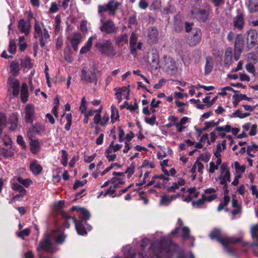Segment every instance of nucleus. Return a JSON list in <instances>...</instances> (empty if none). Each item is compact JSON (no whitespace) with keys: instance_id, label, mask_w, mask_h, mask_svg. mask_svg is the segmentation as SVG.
I'll use <instances>...</instances> for the list:
<instances>
[{"instance_id":"obj_23","label":"nucleus","mask_w":258,"mask_h":258,"mask_svg":"<svg viewBox=\"0 0 258 258\" xmlns=\"http://www.w3.org/2000/svg\"><path fill=\"white\" fill-rule=\"evenodd\" d=\"M29 92L28 86L26 83H23L21 90V99L22 103H26L28 101Z\"/></svg>"},{"instance_id":"obj_27","label":"nucleus","mask_w":258,"mask_h":258,"mask_svg":"<svg viewBox=\"0 0 258 258\" xmlns=\"http://www.w3.org/2000/svg\"><path fill=\"white\" fill-rule=\"evenodd\" d=\"M29 145L30 147L31 152L33 154H37L40 151V146L38 140H31Z\"/></svg>"},{"instance_id":"obj_48","label":"nucleus","mask_w":258,"mask_h":258,"mask_svg":"<svg viewBox=\"0 0 258 258\" xmlns=\"http://www.w3.org/2000/svg\"><path fill=\"white\" fill-rule=\"evenodd\" d=\"M138 41V36L136 33L133 32L130 38V45H136Z\"/></svg>"},{"instance_id":"obj_24","label":"nucleus","mask_w":258,"mask_h":258,"mask_svg":"<svg viewBox=\"0 0 258 258\" xmlns=\"http://www.w3.org/2000/svg\"><path fill=\"white\" fill-rule=\"evenodd\" d=\"M93 39H96V36H91L88 38L86 45L82 47L80 49V54H86L91 50V48L92 46Z\"/></svg>"},{"instance_id":"obj_12","label":"nucleus","mask_w":258,"mask_h":258,"mask_svg":"<svg viewBox=\"0 0 258 258\" xmlns=\"http://www.w3.org/2000/svg\"><path fill=\"white\" fill-rule=\"evenodd\" d=\"M35 110L33 105L28 104L25 107V121L27 123H32L34 120Z\"/></svg>"},{"instance_id":"obj_49","label":"nucleus","mask_w":258,"mask_h":258,"mask_svg":"<svg viewBox=\"0 0 258 258\" xmlns=\"http://www.w3.org/2000/svg\"><path fill=\"white\" fill-rule=\"evenodd\" d=\"M22 66L25 68L31 69L33 67V64L31 62V59L29 57L27 56L23 61Z\"/></svg>"},{"instance_id":"obj_30","label":"nucleus","mask_w":258,"mask_h":258,"mask_svg":"<svg viewBox=\"0 0 258 258\" xmlns=\"http://www.w3.org/2000/svg\"><path fill=\"white\" fill-rule=\"evenodd\" d=\"M209 237L212 240L218 241L222 237L221 231L218 228H214L209 234Z\"/></svg>"},{"instance_id":"obj_7","label":"nucleus","mask_w":258,"mask_h":258,"mask_svg":"<svg viewBox=\"0 0 258 258\" xmlns=\"http://www.w3.org/2000/svg\"><path fill=\"white\" fill-rule=\"evenodd\" d=\"M211 7L208 3H204L200 8H196L191 13L200 22L205 23L209 19Z\"/></svg>"},{"instance_id":"obj_57","label":"nucleus","mask_w":258,"mask_h":258,"mask_svg":"<svg viewBox=\"0 0 258 258\" xmlns=\"http://www.w3.org/2000/svg\"><path fill=\"white\" fill-rule=\"evenodd\" d=\"M17 143L22 146L23 148H26V145L25 142L23 139V138L21 135H19L17 138Z\"/></svg>"},{"instance_id":"obj_8","label":"nucleus","mask_w":258,"mask_h":258,"mask_svg":"<svg viewBox=\"0 0 258 258\" xmlns=\"http://www.w3.org/2000/svg\"><path fill=\"white\" fill-rule=\"evenodd\" d=\"M99 29L105 34H116L118 31V28L111 19L102 22V25Z\"/></svg>"},{"instance_id":"obj_19","label":"nucleus","mask_w":258,"mask_h":258,"mask_svg":"<svg viewBox=\"0 0 258 258\" xmlns=\"http://www.w3.org/2000/svg\"><path fill=\"white\" fill-rule=\"evenodd\" d=\"M82 39V35L81 33H75L70 39L71 45L74 50L77 51L78 49V45L81 43Z\"/></svg>"},{"instance_id":"obj_39","label":"nucleus","mask_w":258,"mask_h":258,"mask_svg":"<svg viewBox=\"0 0 258 258\" xmlns=\"http://www.w3.org/2000/svg\"><path fill=\"white\" fill-rule=\"evenodd\" d=\"M17 47L14 40L11 39L9 44L8 51L10 53L15 54L16 52Z\"/></svg>"},{"instance_id":"obj_53","label":"nucleus","mask_w":258,"mask_h":258,"mask_svg":"<svg viewBox=\"0 0 258 258\" xmlns=\"http://www.w3.org/2000/svg\"><path fill=\"white\" fill-rule=\"evenodd\" d=\"M30 233V230L29 228H25L18 233V236L24 239V236H28Z\"/></svg>"},{"instance_id":"obj_59","label":"nucleus","mask_w":258,"mask_h":258,"mask_svg":"<svg viewBox=\"0 0 258 258\" xmlns=\"http://www.w3.org/2000/svg\"><path fill=\"white\" fill-rule=\"evenodd\" d=\"M194 24L193 22H185V30L186 33H189L191 31Z\"/></svg>"},{"instance_id":"obj_36","label":"nucleus","mask_w":258,"mask_h":258,"mask_svg":"<svg viewBox=\"0 0 258 258\" xmlns=\"http://www.w3.org/2000/svg\"><path fill=\"white\" fill-rule=\"evenodd\" d=\"M219 178L221 180L220 181L221 184H225V183H227V181H230V172L229 171V168H228L225 171L224 175L223 177H220Z\"/></svg>"},{"instance_id":"obj_46","label":"nucleus","mask_w":258,"mask_h":258,"mask_svg":"<svg viewBox=\"0 0 258 258\" xmlns=\"http://www.w3.org/2000/svg\"><path fill=\"white\" fill-rule=\"evenodd\" d=\"M231 125L229 124L226 125L224 127L223 126H217L215 128V130L219 132H221L223 131H225L227 133H229L231 131Z\"/></svg>"},{"instance_id":"obj_38","label":"nucleus","mask_w":258,"mask_h":258,"mask_svg":"<svg viewBox=\"0 0 258 258\" xmlns=\"http://www.w3.org/2000/svg\"><path fill=\"white\" fill-rule=\"evenodd\" d=\"M111 183L114 184L113 187L114 189L117 188L119 185L124 184L125 181H121V179L118 177H113L111 179Z\"/></svg>"},{"instance_id":"obj_40","label":"nucleus","mask_w":258,"mask_h":258,"mask_svg":"<svg viewBox=\"0 0 258 258\" xmlns=\"http://www.w3.org/2000/svg\"><path fill=\"white\" fill-rule=\"evenodd\" d=\"M62 155L61 157V163L64 166H67L69 154L65 150H61Z\"/></svg>"},{"instance_id":"obj_28","label":"nucleus","mask_w":258,"mask_h":258,"mask_svg":"<svg viewBox=\"0 0 258 258\" xmlns=\"http://www.w3.org/2000/svg\"><path fill=\"white\" fill-rule=\"evenodd\" d=\"M11 188L13 190L22 194V196H25L26 195L27 190L23 187L22 185L18 182H14L12 183L11 184Z\"/></svg>"},{"instance_id":"obj_43","label":"nucleus","mask_w":258,"mask_h":258,"mask_svg":"<svg viewBox=\"0 0 258 258\" xmlns=\"http://www.w3.org/2000/svg\"><path fill=\"white\" fill-rule=\"evenodd\" d=\"M66 237L67 236L62 232L56 237L55 241L58 244H62L64 242Z\"/></svg>"},{"instance_id":"obj_45","label":"nucleus","mask_w":258,"mask_h":258,"mask_svg":"<svg viewBox=\"0 0 258 258\" xmlns=\"http://www.w3.org/2000/svg\"><path fill=\"white\" fill-rule=\"evenodd\" d=\"M135 165L132 163L131 166L128 167L125 171L124 174L127 173V177L130 178L135 172Z\"/></svg>"},{"instance_id":"obj_54","label":"nucleus","mask_w":258,"mask_h":258,"mask_svg":"<svg viewBox=\"0 0 258 258\" xmlns=\"http://www.w3.org/2000/svg\"><path fill=\"white\" fill-rule=\"evenodd\" d=\"M246 71L251 74H254L255 73V69L254 65L251 63H247L245 66Z\"/></svg>"},{"instance_id":"obj_62","label":"nucleus","mask_w":258,"mask_h":258,"mask_svg":"<svg viewBox=\"0 0 258 258\" xmlns=\"http://www.w3.org/2000/svg\"><path fill=\"white\" fill-rule=\"evenodd\" d=\"M246 97V94H237L233 95L232 98H236L237 99L239 100V102L242 100H245Z\"/></svg>"},{"instance_id":"obj_35","label":"nucleus","mask_w":258,"mask_h":258,"mask_svg":"<svg viewBox=\"0 0 258 258\" xmlns=\"http://www.w3.org/2000/svg\"><path fill=\"white\" fill-rule=\"evenodd\" d=\"M64 115L66 116V118L67 121V122L64 126V129L66 131H69L71 130V127L72 124V115L71 113H63V114L61 115V119H62Z\"/></svg>"},{"instance_id":"obj_50","label":"nucleus","mask_w":258,"mask_h":258,"mask_svg":"<svg viewBox=\"0 0 258 258\" xmlns=\"http://www.w3.org/2000/svg\"><path fill=\"white\" fill-rule=\"evenodd\" d=\"M217 242L220 243L225 247H227L230 243V238L229 237L223 238L221 237Z\"/></svg>"},{"instance_id":"obj_17","label":"nucleus","mask_w":258,"mask_h":258,"mask_svg":"<svg viewBox=\"0 0 258 258\" xmlns=\"http://www.w3.org/2000/svg\"><path fill=\"white\" fill-rule=\"evenodd\" d=\"M8 83L11 82L12 94L15 97L18 96L20 92V82L18 79L13 80L11 77L8 78Z\"/></svg>"},{"instance_id":"obj_47","label":"nucleus","mask_w":258,"mask_h":258,"mask_svg":"<svg viewBox=\"0 0 258 258\" xmlns=\"http://www.w3.org/2000/svg\"><path fill=\"white\" fill-rule=\"evenodd\" d=\"M210 153L207 152L205 153H202L198 158H200V160H201L205 163H207L210 160Z\"/></svg>"},{"instance_id":"obj_22","label":"nucleus","mask_w":258,"mask_h":258,"mask_svg":"<svg viewBox=\"0 0 258 258\" xmlns=\"http://www.w3.org/2000/svg\"><path fill=\"white\" fill-rule=\"evenodd\" d=\"M214 61L213 58L211 56H207L206 57V62L205 66L204 74L206 76L210 74L213 69Z\"/></svg>"},{"instance_id":"obj_25","label":"nucleus","mask_w":258,"mask_h":258,"mask_svg":"<svg viewBox=\"0 0 258 258\" xmlns=\"http://www.w3.org/2000/svg\"><path fill=\"white\" fill-rule=\"evenodd\" d=\"M30 169L33 174L37 175L42 172L43 168L40 164L37 163L36 160H34L30 163Z\"/></svg>"},{"instance_id":"obj_4","label":"nucleus","mask_w":258,"mask_h":258,"mask_svg":"<svg viewBox=\"0 0 258 258\" xmlns=\"http://www.w3.org/2000/svg\"><path fill=\"white\" fill-rule=\"evenodd\" d=\"M41 24L43 26V30L39 22L35 20L34 26L33 37L35 39L40 38V45L43 48L45 46L46 43H47V40L50 38V36L48 31L44 27L43 23L41 22Z\"/></svg>"},{"instance_id":"obj_52","label":"nucleus","mask_w":258,"mask_h":258,"mask_svg":"<svg viewBox=\"0 0 258 258\" xmlns=\"http://www.w3.org/2000/svg\"><path fill=\"white\" fill-rule=\"evenodd\" d=\"M87 182V180L85 179L82 181L77 180L73 185V189L74 190L77 189L79 187L84 186Z\"/></svg>"},{"instance_id":"obj_6","label":"nucleus","mask_w":258,"mask_h":258,"mask_svg":"<svg viewBox=\"0 0 258 258\" xmlns=\"http://www.w3.org/2000/svg\"><path fill=\"white\" fill-rule=\"evenodd\" d=\"M121 4L116 0H109L107 3L98 6V13H107L108 16L114 17Z\"/></svg>"},{"instance_id":"obj_11","label":"nucleus","mask_w":258,"mask_h":258,"mask_svg":"<svg viewBox=\"0 0 258 258\" xmlns=\"http://www.w3.org/2000/svg\"><path fill=\"white\" fill-rule=\"evenodd\" d=\"M158 30L155 27H151L148 29V42L149 43L156 44L158 41Z\"/></svg>"},{"instance_id":"obj_44","label":"nucleus","mask_w":258,"mask_h":258,"mask_svg":"<svg viewBox=\"0 0 258 258\" xmlns=\"http://www.w3.org/2000/svg\"><path fill=\"white\" fill-rule=\"evenodd\" d=\"M145 121L147 124L153 126L156 123V116L155 115H153L150 118L146 117L145 118Z\"/></svg>"},{"instance_id":"obj_14","label":"nucleus","mask_w":258,"mask_h":258,"mask_svg":"<svg viewBox=\"0 0 258 258\" xmlns=\"http://www.w3.org/2000/svg\"><path fill=\"white\" fill-rule=\"evenodd\" d=\"M245 41L243 39L242 35L241 34H237L234 42V51H238L239 52H242V48L243 47Z\"/></svg>"},{"instance_id":"obj_58","label":"nucleus","mask_w":258,"mask_h":258,"mask_svg":"<svg viewBox=\"0 0 258 258\" xmlns=\"http://www.w3.org/2000/svg\"><path fill=\"white\" fill-rule=\"evenodd\" d=\"M195 163L197 164L198 167V172L201 174L203 173V170L204 168L203 164L200 162V158H197Z\"/></svg>"},{"instance_id":"obj_34","label":"nucleus","mask_w":258,"mask_h":258,"mask_svg":"<svg viewBox=\"0 0 258 258\" xmlns=\"http://www.w3.org/2000/svg\"><path fill=\"white\" fill-rule=\"evenodd\" d=\"M9 124H10V130L14 131L16 129L18 124V119L16 116H11L8 121Z\"/></svg>"},{"instance_id":"obj_37","label":"nucleus","mask_w":258,"mask_h":258,"mask_svg":"<svg viewBox=\"0 0 258 258\" xmlns=\"http://www.w3.org/2000/svg\"><path fill=\"white\" fill-rule=\"evenodd\" d=\"M205 194H203L202 195V198L201 199H199L197 201H192L191 202L192 206L194 207L195 206L197 208H200L202 205H203L205 204Z\"/></svg>"},{"instance_id":"obj_21","label":"nucleus","mask_w":258,"mask_h":258,"mask_svg":"<svg viewBox=\"0 0 258 258\" xmlns=\"http://www.w3.org/2000/svg\"><path fill=\"white\" fill-rule=\"evenodd\" d=\"M10 73L12 74V76L14 77H16L19 75L20 68L19 63L17 60L12 61L10 65Z\"/></svg>"},{"instance_id":"obj_51","label":"nucleus","mask_w":258,"mask_h":258,"mask_svg":"<svg viewBox=\"0 0 258 258\" xmlns=\"http://www.w3.org/2000/svg\"><path fill=\"white\" fill-rule=\"evenodd\" d=\"M128 24L130 26L137 25L138 22L136 14H133L129 17Z\"/></svg>"},{"instance_id":"obj_63","label":"nucleus","mask_w":258,"mask_h":258,"mask_svg":"<svg viewBox=\"0 0 258 258\" xmlns=\"http://www.w3.org/2000/svg\"><path fill=\"white\" fill-rule=\"evenodd\" d=\"M49 10L52 13H55L58 11V8L57 5L56 4V3L53 2L51 3V7Z\"/></svg>"},{"instance_id":"obj_1","label":"nucleus","mask_w":258,"mask_h":258,"mask_svg":"<svg viewBox=\"0 0 258 258\" xmlns=\"http://www.w3.org/2000/svg\"><path fill=\"white\" fill-rule=\"evenodd\" d=\"M101 75L97 68L93 65L91 69L83 68L81 71L80 77L84 83L94 84L97 86Z\"/></svg>"},{"instance_id":"obj_20","label":"nucleus","mask_w":258,"mask_h":258,"mask_svg":"<svg viewBox=\"0 0 258 258\" xmlns=\"http://www.w3.org/2000/svg\"><path fill=\"white\" fill-rule=\"evenodd\" d=\"M250 234L254 241L251 243V246H256L258 248V224L253 225L250 229Z\"/></svg>"},{"instance_id":"obj_32","label":"nucleus","mask_w":258,"mask_h":258,"mask_svg":"<svg viewBox=\"0 0 258 258\" xmlns=\"http://www.w3.org/2000/svg\"><path fill=\"white\" fill-rule=\"evenodd\" d=\"M111 121L113 123L115 121L118 120L119 118V113L118 109L114 105L111 106Z\"/></svg>"},{"instance_id":"obj_15","label":"nucleus","mask_w":258,"mask_h":258,"mask_svg":"<svg viewBox=\"0 0 258 258\" xmlns=\"http://www.w3.org/2000/svg\"><path fill=\"white\" fill-rule=\"evenodd\" d=\"M45 130V127L44 125L37 123L34 125H32L29 129V134L31 135L35 134L40 135L42 134Z\"/></svg>"},{"instance_id":"obj_55","label":"nucleus","mask_w":258,"mask_h":258,"mask_svg":"<svg viewBox=\"0 0 258 258\" xmlns=\"http://www.w3.org/2000/svg\"><path fill=\"white\" fill-rule=\"evenodd\" d=\"M182 237L183 239H187L189 237L190 230L188 227L184 226L182 228Z\"/></svg>"},{"instance_id":"obj_16","label":"nucleus","mask_w":258,"mask_h":258,"mask_svg":"<svg viewBox=\"0 0 258 258\" xmlns=\"http://www.w3.org/2000/svg\"><path fill=\"white\" fill-rule=\"evenodd\" d=\"M164 66L167 71H174L176 69V64L174 59L169 56L165 55L163 57Z\"/></svg>"},{"instance_id":"obj_26","label":"nucleus","mask_w":258,"mask_h":258,"mask_svg":"<svg viewBox=\"0 0 258 258\" xmlns=\"http://www.w3.org/2000/svg\"><path fill=\"white\" fill-rule=\"evenodd\" d=\"M114 40L118 46H122L124 44L128 43V35L126 33H121L114 37Z\"/></svg>"},{"instance_id":"obj_61","label":"nucleus","mask_w":258,"mask_h":258,"mask_svg":"<svg viewBox=\"0 0 258 258\" xmlns=\"http://www.w3.org/2000/svg\"><path fill=\"white\" fill-rule=\"evenodd\" d=\"M178 188H179V186L177 184V183L176 182H174L172 186L168 187L167 188V191L168 192H174L175 191L176 189H178Z\"/></svg>"},{"instance_id":"obj_64","label":"nucleus","mask_w":258,"mask_h":258,"mask_svg":"<svg viewBox=\"0 0 258 258\" xmlns=\"http://www.w3.org/2000/svg\"><path fill=\"white\" fill-rule=\"evenodd\" d=\"M218 169V166L217 165H215L213 162H211L210 163V168L209 172L211 173H213L215 172V170H217Z\"/></svg>"},{"instance_id":"obj_10","label":"nucleus","mask_w":258,"mask_h":258,"mask_svg":"<svg viewBox=\"0 0 258 258\" xmlns=\"http://www.w3.org/2000/svg\"><path fill=\"white\" fill-rule=\"evenodd\" d=\"M202 32L200 28L196 27L194 29L193 33L189 39V45L195 46L199 44L202 40Z\"/></svg>"},{"instance_id":"obj_42","label":"nucleus","mask_w":258,"mask_h":258,"mask_svg":"<svg viewBox=\"0 0 258 258\" xmlns=\"http://www.w3.org/2000/svg\"><path fill=\"white\" fill-rule=\"evenodd\" d=\"M247 56L248 60L253 63H256L258 61V55L254 52L248 53Z\"/></svg>"},{"instance_id":"obj_3","label":"nucleus","mask_w":258,"mask_h":258,"mask_svg":"<svg viewBox=\"0 0 258 258\" xmlns=\"http://www.w3.org/2000/svg\"><path fill=\"white\" fill-rule=\"evenodd\" d=\"M95 47L103 55L111 57L116 55L113 43L109 39H99L95 44Z\"/></svg>"},{"instance_id":"obj_9","label":"nucleus","mask_w":258,"mask_h":258,"mask_svg":"<svg viewBox=\"0 0 258 258\" xmlns=\"http://www.w3.org/2000/svg\"><path fill=\"white\" fill-rule=\"evenodd\" d=\"M247 50H251L255 45L257 39V32L255 30L249 29L245 34Z\"/></svg>"},{"instance_id":"obj_60","label":"nucleus","mask_w":258,"mask_h":258,"mask_svg":"<svg viewBox=\"0 0 258 258\" xmlns=\"http://www.w3.org/2000/svg\"><path fill=\"white\" fill-rule=\"evenodd\" d=\"M222 151V148L221 147V144L219 143L217 145L216 151L214 152V156L216 157H221V152Z\"/></svg>"},{"instance_id":"obj_41","label":"nucleus","mask_w":258,"mask_h":258,"mask_svg":"<svg viewBox=\"0 0 258 258\" xmlns=\"http://www.w3.org/2000/svg\"><path fill=\"white\" fill-rule=\"evenodd\" d=\"M219 123L220 120H218L217 122H215L213 120H211L210 121H206L205 122V126L203 128V130L204 131H206L208 130L210 127H214L218 125Z\"/></svg>"},{"instance_id":"obj_5","label":"nucleus","mask_w":258,"mask_h":258,"mask_svg":"<svg viewBox=\"0 0 258 258\" xmlns=\"http://www.w3.org/2000/svg\"><path fill=\"white\" fill-rule=\"evenodd\" d=\"M62 217L67 219H72L73 223L75 224V228L78 235L84 236L87 235V232L86 229L90 230L92 229L91 226L84 222L83 220H78L76 218L72 217L68 215V214L64 211L60 212Z\"/></svg>"},{"instance_id":"obj_29","label":"nucleus","mask_w":258,"mask_h":258,"mask_svg":"<svg viewBox=\"0 0 258 258\" xmlns=\"http://www.w3.org/2000/svg\"><path fill=\"white\" fill-rule=\"evenodd\" d=\"M14 180L18 181L20 184H22L24 186L28 188L30 185L32 184V181L29 178L23 179L20 176H15L14 177Z\"/></svg>"},{"instance_id":"obj_56","label":"nucleus","mask_w":258,"mask_h":258,"mask_svg":"<svg viewBox=\"0 0 258 258\" xmlns=\"http://www.w3.org/2000/svg\"><path fill=\"white\" fill-rule=\"evenodd\" d=\"M109 119V115L107 113H105L102 118V121L100 122V125L103 126L107 124Z\"/></svg>"},{"instance_id":"obj_33","label":"nucleus","mask_w":258,"mask_h":258,"mask_svg":"<svg viewBox=\"0 0 258 258\" xmlns=\"http://www.w3.org/2000/svg\"><path fill=\"white\" fill-rule=\"evenodd\" d=\"M248 10L250 13H254L258 10V1L250 0L248 6Z\"/></svg>"},{"instance_id":"obj_31","label":"nucleus","mask_w":258,"mask_h":258,"mask_svg":"<svg viewBox=\"0 0 258 258\" xmlns=\"http://www.w3.org/2000/svg\"><path fill=\"white\" fill-rule=\"evenodd\" d=\"M79 217L81 219L80 220H83L84 222H86L90 218L91 214L88 210L83 208Z\"/></svg>"},{"instance_id":"obj_13","label":"nucleus","mask_w":258,"mask_h":258,"mask_svg":"<svg viewBox=\"0 0 258 258\" xmlns=\"http://www.w3.org/2000/svg\"><path fill=\"white\" fill-rule=\"evenodd\" d=\"M31 27L30 22H29V24L27 23V22L24 19H20L18 22V28L26 35H28L30 33Z\"/></svg>"},{"instance_id":"obj_2","label":"nucleus","mask_w":258,"mask_h":258,"mask_svg":"<svg viewBox=\"0 0 258 258\" xmlns=\"http://www.w3.org/2000/svg\"><path fill=\"white\" fill-rule=\"evenodd\" d=\"M56 232H58V230H53L50 233L46 232L44 234L42 239L36 248L38 253H41L40 251L42 250L51 253H54L57 251V248L53 246V243L51 240Z\"/></svg>"},{"instance_id":"obj_18","label":"nucleus","mask_w":258,"mask_h":258,"mask_svg":"<svg viewBox=\"0 0 258 258\" xmlns=\"http://www.w3.org/2000/svg\"><path fill=\"white\" fill-rule=\"evenodd\" d=\"M244 24L245 21L243 15L242 14L237 15L233 21L234 29H237L238 31H241L243 29Z\"/></svg>"}]
</instances>
